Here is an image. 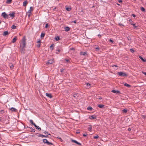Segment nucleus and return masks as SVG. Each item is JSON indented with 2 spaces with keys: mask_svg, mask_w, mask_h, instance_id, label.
<instances>
[{
  "mask_svg": "<svg viewBox=\"0 0 146 146\" xmlns=\"http://www.w3.org/2000/svg\"><path fill=\"white\" fill-rule=\"evenodd\" d=\"M42 134H39V135L38 136L39 137H42Z\"/></svg>",
  "mask_w": 146,
  "mask_h": 146,
  "instance_id": "nucleus-53",
  "label": "nucleus"
},
{
  "mask_svg": "<svg viewBox=\"0 0 146 146\" xmlns=\"http://www.w3.org/2000/svg\"><path fill=\"white\" fill-rule=\"evenodd\" d=\"M28 3L27 1V0L23 2V6H26Z\"/></svg>",
  "mask_w": 146,
  "mask_h": 146,
  "instance_id": "nucleus-18",
  "label": "nucleus"
},
{
  "mask_svg": "<svg viewBox=\"0 0 146 146\" xmlns=\"http://www.w3.org/2000/svg\"><path fill=\"white\" fill-rule=\"evenodd\" d=\"M117 73L120 76H127V75L126 73L122 72H118Z\"/></svg>",
  "mask_w": 146,
  "mask_h": 146,
  "instance_id": "nucleus-3",
  "label": "nucleus"
},
{
  "mask_svg": "<svg viewBox=\"0 0 146 146\" xmlns=\"http://www.w3.org/2000/svg\"><path fill=\"white\" fill-rule=\"evenodd\" d=\"M40 42H41V40L40 39H39V40H38L37 42V43L38 44H40Z\"/></svg>",
  "mask_w": 146,
  "mask_h": 146,
  "instance_id": "nucleus-40",
  "label": "nucleus"
},
{
  "mask_svg": "<svg viewBox=\"0 0 146 146\" xmlns=\"http://www.w3.org/2000/svg\"><path fill=\"white\" fill-rule=\"evenodd\" d=\"M92 129V126L90 125H89V127H88V130L90 131H91Z\"/></svg>",
  "mask_w": 146,
  "mask_h": 146,
  "instance_id": "nucleus-22",
  "label": "nucleus"
},
{
  "mask_svg": "<svg viewBox=\"0 0 146 146\" xmlns=\"http://www.w3.org/2000/svg\"><path fill=\"white\" fill-rule=\"evenodd\" d=\"M98 106L100 108H102L104 107V105L102 104H100L98 105Z\"/></svg>",
  "mask_w": 146,
  "mask_h": 146,
  "instance_id": "nucleus-24",
  "label": "nucleus"
},
{
  "mask_svg": "<svg viewBox=\"0 0 146 146\" xmlns=\"http://www.w3.org/2000/svg\"><path fill=\"white\" fill-rule=\"evenodd\" d=\"M17 38L16 36H15L13 39L12 42L13 43H15L17 40Z\"/></svg>",
  "mask_w": 146,
  "mask_h": 146,
  "instance_id": "nucleus-13",
  "label": "nucleus"
},
{
  "mask_svg": "<svg viewBox=\"0 0 146 146\" xmlns=\"http://www.w3.org/2000/svg\"><path fill=\"white\" fill-rule=\"evenodd\" d=\"M48 24H46L45 26V27L46 28H47V27H48Z\"/></svg>",
  "mask_w": 146,
  "mask_h": 146,
  "instance_id": "nucleus-47",
  "label": "nucleus"
},
{
  "mask_svg": "<svg viewBox=\"0 0 146 146\" xmlns=\"http://www.w3.org/2000/svg\"><path fill=\"white\" fill-rule=\"evenodd\" d=\"M46 96L50 98H52V96L51 94H50L46 93Z\"/></svg>",
  "mask_w": 146,
  "mask_h": 146,
  "instance_id": "nucleus-12",
  "label": "nucleus"
},
{
  "mask_svg": "<svg viewBox=\"0 0 146 146\" xmlns=\"http://www.w3.org/2000/svg\"><path fill=\"white\" fill-rule=\"evenodd\" d=\"M0 112L2 114L3 113H4V111L3 110H1Z\"/></svg>",
  "mask_w": 146,
  "mask_h": 146,
  "instance_id": "nucleus-41",
  "label": "nucleus"
},
{
  "mask_svg": "<svg viewBox=\"0 0 146 146\" xmlns=\"http://www.w3.org/2000/svg\"><path fill=\"white\" fill-rule=\"evenodd\" d=\"M130 51H131V52H133L134 51V50L132 48L130 49Z\"/></svg>",
  "mask_w": 146,
  "mask_h": 146,
  "instance_id": "nucleus-42",
  "label": "nucleus"
},
{
  "mask_svg": "<svg viewBox=\"0 0 146 146\" xmlns=\"http://www.w3.org/2000/svg\"><path fill=\"white\" fill-rule=\"evenodd\" d=\"M25 37L24 36L22 39V42L20 44V49L21 50V53H22L23 52V51L25 50V47L26 44Z\"/></svg>",
  "mask_w": 146,
  "mask_h": 146,
  "instance_id": "nucleus-1",
  "label": "nucleus"
},
{
  "mask_svg": "<svg viewBox=\"0 0 146 146\" xmlns=\"http://www.w3.org/2000/svg\"><path fill=\"white\" fill-rule=\"evenodd\" d=\"M66 10L68 11H70L71 10V8L69 7H67L66 8Z\"/></svg>",
  "mask_w": 146,
  "mask_h": 146,
  "instance_id": "nucleus-33",
  "label": "nucleus"
},
{
  "mask_svg": "<svg viewBox=\"0 0 146 146\" xmlns=\"http://www.w3.org/2000/svg\"><path fill=\"white\" fill-rule=\"evenodd\" d=\"M88 110H92V108L91 107H89L87 108Z\"/></svg>",
  "mask_w": 146,
  "mask_h": 146,
  "instance_id": "nucleus-37",
  "label": "nucleus"
},
{
  "mask_svg": "<svg viewBox=\"0 0 146 146\" xmlns=\"http://www.w3.org/2000/svg\"><path fill=\"white\" fill-rule=\"evenodd\" d=\"M11 28L13 29H16V26L14 25H13L11 27Z\"/></svg>",
  "mask_w": 146,
  "mask_h": 146,
  "instance_id": "nucleus-30",
  "label": "nucleus"
},
{
  "mask_svg": "<svg viewBox=\"0 0 146 146\" xmlns=\"http://www.w3.org/2000/svg\"><path fill=\"white\" fill-rule=\"evenodd\" d=\"M44 133L45 134H48V133H49L48 131H45Z\"/></svg>",
  "mask_w": 146,
  "mask_h": 146,
  "instance_id": "nucleus-45",
  "label": "nucleus"
},
{
  "mask_svg": "<svg viewBox=\"0 0 146 146\" xmlns=\"http://www.w3.org/2000/svg\"><path fill=\"white\" fill-rule=\"evenodd\" d=\"M80 54L81 55L85 56L86 55V52H81L80 53Z\"/></svg>",
  "mask_w": 146,
  "mask_h": 146,
  "instance_id": "nucleus-19",
  "label": "nucleus"
},
{
  "mask_svg": "<svg viewBox=\"0 0 146 146\" xmlns=\"http://www.w3.org/2000/svg\"><path fill=\"white\" fill-rule=\"evenodd\" d=\"M35 129H33L31 131V132H35Z\"/></svg>",
  "mask_w": 146,
  "mask_h": 146,
  "instance_id": "nucleus-50",
  "label": "nucleus"
},
{
  "mask_svg": "<svg viewBox=\"0 0 146 146\" xmlns=\"http://www.w3.org/2000/svg\"><path fill=\"white\" fill-rule=\"evenodd\" d=\"M55 39L56 40V41H58L60 39V37L58 36H57L55 38Z\"/></svg>",
  "mask_w": 146,
  "mask_h": 146,
  "instance_id": "nucleus-27",
  "label": "nucleus"
},
{
  "mask_svg": "<svg viewBox=\"0 0 146 146\" xmlns=\"http://www.w3.org/2000/svg\"><path fill=\"white\" fill-rule=\"evenodd\" d=\"M30 122L32 125L34 123L33 121L32 120H30L29 121Z\"/></svg>",
  "mask_w": 146,
  "mask_h": 146,
  "instance_id": "nucleus-39",
  "label": "nucleus"
},
{
  "mask_svg": "<svg viewBox=\"0 0 146 146\" xmlns=\"http://www.w3.org/2000/svg\"><path fill=\"white\" fill-rule=\"evenodd\" d=\"M139 58L141 59L144 62H146V60L145 59H144L142 56H139Z\"/></svg>",
  "mask_w": 146,
  "mask_h": 146,
  "instance_id": "nucleus-14",
  "label": "nucleus"
},
{
  "mask_svg": "<svg viewBox=\"0 0 146 146\" xmlns=\"http://www.w3.org/2000/svg\"><path fill=\"white\" fill-rule=\"evenodd\" d=\"M128 131H130L131 130V129L130 128H129L128 129Z\"/></svg>",
  "mask_w": 146,
  "mask_h": 146,
  "instance_id": "nucleus-61",
  "label": "nucleus"
},
{
  "mask_svg": "<svg viewBox=\"0 0 146 146\" xmlns=\"http://www.w3.org/2000/svg\"><path fill=\"white\" fill-rule=\"evenodd\" d=\"M53 44H52L51 45V46H50V48H52V50L53 49Z\"/></svg>",
  "mask_w": 146,
  "mask_h": 146,
  "instance_id": "nucleus-44",
  "label": "nucleus"
},
{
  "mask_svg": "<svg viewBox=\"0 0 146 146\" xmlns=\"http://www.w3.org/2000/svg\"><path fill=\"white\" fill-rule=\"evenodd\" d=\"M9 34V33L7 31H5L3 32V35L4 36H6Z\"/></svg>",
  "mask_w": 146,
  "mask_h": 146,
  "instance_id": "nucleus-10",
  "label": "nucleus"
},
{
  "mask_svg": "<svg viewBox=\"0 0 146 146\" xmlns=\"http://www.w3.org/2000/svg\"><path fill=\"white\" fill-rule=\"evenodd\" d=\"M72 22H73L75 23H76V20H75L73 21H72Z\"/></svg>",
  "mask_w": 146,
  "mask_h": 146,
  "instance_id": "nucleus-60",
  "label": "nucleus"
},
{
  "mask_svg": "<svg viewBox=\"0 0 146 146\" xmlns=\"http://www.w3.org/2000/svg\"><path fill=\"white\" fill-rule=\"evenodd\" d=\"M32 10H33V7H30V9L27 12V13L29 17H30L31 11Z\"/></svg>",
  "mask_w": 146,
  "mask_h": 146,
  "instance_id": "nucleus-5",
  "label": "nucleus"
},
{
  "mask_svg": "<svg viewBox=\"0 0 146 146\" xmlns=\"http://www.w3.org/2000/svg\"><path fill=\"white\" fill-rule=\"evenodd\" d=\"M62 51V49H57L56 50V53L57 54H58L59 52H61Z\"/></svg>",
  "mask_w": 146,
  "mask_h": 146,
  "instance_id": "nucleus-16",
  "label": "nucleus"
},
{
  "mask_svg": "<svg viewBox=\"0 0 146 146\" xmlns=\"http://www.w3.org/2000/svg\"><path fill=\"white\" fill-rule=\"evenodd\" d=\"M10 110L11 111L14 112H17V110L14 108H10Z\"/></svg>",
  "mask_w": 146,
  "mask_h": 146,
  "instance_id": "nucleus-11",
  "label": "nucleus"
},
{
  "mask_svg": "<svg viewBox=\"0 0 146 146\" xmlns=\"http://www.w3.org/2000/svg\"><path fill=\"white\" fill-rule=\"evenodd\" d=\"M44 35L45 34L44 33H42L40 35L41 38L44 37Z\"/></svg>",
  "mask_w": 146,
  "mask_h": 146,
  "instance_id": "nucleus-28",
  "label": "nucleus"
},
{
  "mask_svg": "<svg viewBox=\"0 0 146 146\" xmlns=\"http://www.w3.org/2000/svg\"><path fill=\"white\" fill-rule=\"evenodd\" d=\"M132 25H133L134 27V29H135L137 27L135 26V24L134 23L131 24Z\"/></svg>",
  "mask_w": 146,
  "mask_h": 146,
  "instance_id": "nucleus-29",
  "label": "nucleus"
},
{
  "mask_svg": "<svg viewBox=\"0 0 146 146\" xmlns=\"http://www.w3.org/2000/svg\"><path fill=\"white\" fill-rule=\"evenodd\" d=\"M33 125L35 126V127L36 126H37V125H36L35 124V123H33Z\"/></svg>",
  "mask_w": 146,
  "mask_h": 146,
  "instance_id": "nucleus-59",
  "label": "nucleus"
},
{
  "mask_svg": "<svg viewBox=\"0 0 146 146\" xmlns=\"http://www.w3.org/2000/svg\"><path fill=\"white\" fill-rule=\"evenodd\" d=\"M64 29L67 32L70 30V29L69 27H67L64 28Z\"/></svg>",
  "mask_w": 146,
  "mask_h": 146,
  "instance_id": "nucleus-17",
  "label": "nucleus"
},
{
  "mask_svg": "<svg viewBox=\"0 0 146 146\" xmlns=\"http://www.w3.org/2000/svg\"><path fill=\"white\" fill-rule=\"evenodd\" d=\"M48 135H50V133H48V134H46V135H42V137H44L46 138H47L48 137Z\"/></svg>",
  "mask_w": 146,
  "mask_h": 146,
  "instance_id": "nucleus-20",
  "label": "nucleus"
},
{
  "mask_svg": "<svg viewBox=\"0 0 146 146\" xmlns=\"http://www.w3.org/2000/svg\"><path fill=\"white\" fill-rule=\"evenodd\" d=\"M72 142H74V143L77 144H78V145H80V146L81 145V143H79V142H78L77 141H76L75 140H73V139H72Z\"/></svg>",
  "mask_w": 146,
  "mask_h": 146,
  "instance_id": "nucleus-8",
  "label": "nucleus"
},
{
  "mask_svg": "<svg viewBox=\"0 0 146 146\" xmlns=\"http://www.w3.org/2000/svg\"><path fill=\"white\" fill-rule=\"evenodd\" d=\"M53 62V60H48L46 63L47 64H52Z\"/></svg>",
  "mask_w": 146,
  "mask_h": 146,
  "instance_id": "nucleus-7",
  "label": "nucleus"
},
{
  "mask_svg": "<svg viewBox=\"0 0 146 146\" xmlns=\"http://www.w3.org/2000/svg\"><path fill=\"white\" fill-rule=\"evenodd\" d=\"M129 22H130V23H132V21L131 19H130L129 20Z\"/></svg>",
  "mask_w": 146,
  "mask_h": 146,
  "instance_id": "nucleus-58",
  "label": "nucleus"
},
{
  "mask_svg": "<svg viewBox=\"0 0 146 146\" xmlns=\"http://www.w3.org/2000/svg\"><path fill=\"white\" fill-rule=\"evenodd\" d=\"M8 15H9V16H10V17H12V18H13L15 17V13L13 12L11 13Z\"/></svg>",
  "mask_w": 146,
  "mask_h": 146,
  "instance_id": "nucleus-6",
  "label": "nucleus"
},
{
  "mask_svg": "<svg viewBox=\"0 0 146 146\" xmlns=\"http://www.w3.org/2000/svg\"><path fill=\"white\" fill-rule=\"evenodd\" d=\"M142 73H143V74H144L146 76V72H142Z\"/></svg>",
  "mask_w": 146,
  "mask_h": 146,
  "instance_id": "nucleus-54",
  "label": "nucleus"
},
{
  "mask_svg": "<svg viewBox=\"0 0 146 146\" xmlns=\"http://www.w3.org/2000/svg\"><path fill=\"white\" fill-rule=\"evenodd\" d=\"M77 95L78 93H75L73 94V96L74 98H76L78 96H77Z\"/></svg>",
  "mask_w": 146,
  "mask_h": 146,
  "instance_id": "nucleus-23",
  "label": "nucleus"
},
{
  "mask_svg": "<svg viewBox=\"0 0 146 146\" xmlns=\"http://www.w3.org/2000/svg\"><path fill=\"white\" fill-rule=\"evenodd\" d=\"M65 60L67 62H68L69 61V60L68 59H65Z\"/></svg>",
  "mask_w": 146,
  "mask_h": 146,
  "instance_id": "nucleus-46",
  "label": "nucleus"
},
{
  "mask_svg": "<svg viewBox=\"0 0 146 146\" xmlns=\"http://www.w3.org/2000/svg\"><path fill=\"white\" fill-rule=\"evenodd\" d=\"M102 98L101 97H100V98H99V100H101V99H102Z\"/></svg>",
  "mask_w": 146,
  "mask_h": 146,
  "instance_id": "nucleus-64",
  "label": "nucleus"
},
{
  "mask_svg": "<svg viewBox=\"0 0 146 146\" xmlns=\"http://www.w3.org/2000/svg\"><path fill=\"white\" fill-rule=\"evenodd\" d=\"M90 119H96V117L95 115H91L89 117Z\"/></svg>",
  "mask_w": 146,
  "mask_h": 146,
  "instance_id": "nucleus-9",
  "label": "nucleus"
},
{
  "mask_svg": "<svg viewBox=\"0 0 146 146\" xmlns=\"http://www.w3.org/2000/svg\"><path fill=\"white\" fill-rule=\"evenodd\" d=\"M12 0H7V2L9 3H11V2Z\"/></svg>",
  "mask_w": 146,
  "mask_h": 146,
  "instance_id": "nucleus-35",
  "label": "nucleus"
},
{
  "mask_svg": "<svg viewBox=\"0 0 146 146\" xmlns=\"http://www.w3.org/2000/svg\"><path fill=\"white\" fill-rule=\"evenodd\" d=\"M124 85L126 86L128 88H130L131 87V86L130 85L126 83H125L124 84Z\"/></svg>",
  "mask_w": 146,
  "mask_h": 146,
  "instance_id": "nucleus-21",
  "label": "nucleus"
},
{
  "mask_svg": "<svg viewBox=\"0 0 146 146\" xmlns=\"http://www.w3.org/2000/svg\"><path fill=\"white\" fill-rule=\"evenodd\" d=\"M86 86H87V87H88V88L89 87H90V85L89 83H87Z\"/></svg>",
  "mask_w": 146,
  "mask_h": 146,
  "instance_id": "nucleus-38",
  "label": "nucleus"
},
{
  "mask_svg": "<svg viewBox=\"0 0 146 146\" xmlns=\"http://www.w3.org/2000/svg\"><path fill=\"white\" fill-rule=\"evenodd\" d=\"M110 42H111L112 43H113V41L112 40H111V39L110 40Z\"/></svg>",
  "mask_w": 146,
  "mask_h": 146,
  "instance_id": "nucleus-55",
  "label": "nucleus"
},
{
  "mask_svg": "<svg viewBox=\"0 0 146 146\" xmlns=\"http://www.w3.org/2000/svg\"><path fill=\"white\" fill-rule=\"evenodd\" d=\"M118 1L119 3H121L122 2L121 0H118Z\"/></svg>",
  "mask_w": 146,
  "mask_h": 146,
  "instance_id": "nucleus-56",
  "label": "nucleus"
},
{
  "mask_svg": "<svg viewBox=\"0 0 146 146\" xmlns=\"http://www.w3.org/2000/svg\"><path fill=\"white\" fill-rule=\"evenodd\" d=\"M76 133L77 134L79 133H80L79 131V130H77L76 131Z\"/></svg>",
  "mask_w": 146,
  "mask_h": 146,
  "instance_id": "nucleus-48",
  "label": "nucleus"
},
{
  "mask_svg": "<svg viewBox=\"0 0 146 146\" xmlns=\"http://www.w3.org/2000/svg\"><path fill=\"white\" fill-rule=\"evenodd\" d=\"M99 48H100L98 46L97 47L95 48V49H96L98 50H99Z\"/></svg>",
  "mask_w": 146,
  "mask_h": 146,
  "instance_id": "nucleus-51",
  "label": "nucleus"
},
{
  "mask_svg": "<svg viewBox=\"0 0 146 146\" xmlns=\"http://www.w3.org/2000/svg\"><path fill=\"white\" fill-rule=\"evenodd\" d=\"M57 138L59 139H60V140H62V139L61 138H60L59 137H57Z\"/></svg>",
  "mask_w": 146,
  "mask_h": 146,
  "instance_id": "nucleus-62",
  "label": "nucleus"
},
{
  "mask_svg": "<svg viewBox=\"0 0 146 146\" xmlns=\"http://www.w3.org/2000/svg\"><path fill=\"white\" fill-rule=\"evenodd\" d=\"M63 69H60V71H61V72H62L63 71Z\"/></svg>",
  "mask_w": 146,
  "mask_h": 146,
  "instance_id": "nucleus-63",
  "label": "nucleus"
},
{
  "mask_svg": "<svg viewBox=\"0 0 146 146\" xmlns=\"http://www.w3.org/2000/svg\"><path fill=\"white\" fill-rule=\"evenodd\" d=\"M141 9L143 12H144L145 10V8L143 7H141Z\"/></svg>",
  "mask_w": 146,
  "mask_h": 146,
  "instance_id": "nucleus-32",
  "label": "nucleus"
},
{
  "mask_svg": "<svg viewBox=\"0 0 146 146\" xmlns=\"http://www.w3.org/2000/svg\"><path fill=\"white\" fill-rule=\"evenodd\" d=\"M43 142L44 143H46L48 145H53V144L52 143L48 141L46 139H43Z\"/></svg>",
  "mask_w": 146,
  "mask_h": 146,
  "instance_id": "nucleus-2",
  "label": "nucleus"
},
{
  "mask_svg": "<svg viewBox=\"0 0 146 146\" xmlns=\"http://www.w3.org/2000/svg\"><path fill=\"white\" fill-rule=\"evenodd\" d=\"M40 46V44H37V46L38 48H39Z\"/></svg>",
  "mask_w": 146,
  "mask_h": 146,
  "instance_id": "nucleus-43",
  "label": "nucleus"
},
{
  "mask_svg": "<svg viewBox=\"0 0 146 146\" xmlns=\"http://www.w3.org/2000/svg\"><path fill=\"white\" fill-rule=\"evenodd\" d=\"M122 111L124 113H126L127 111V109H123L122 110Z\"/></svg>",
  "mask_w": 146,
  "mask_h": 146,
  "instance_id": "nucleus-25",
  "label": "nucleus"
},
{
  "mask_svg": "<svg viewBox=\"0 0 146 146\" xmlns=\"http://www.w3.org/2000/svg\"><path fill=\"white\" fill-rule=\"evenodd\" d=\"M9 66L11 68V69H13V65L12 64H10L9 65Z\"/></svg>",
  "mask_w": 146,
  "mask_h": 146,
  "instance_id": "nucleus-31",
  "label": "nucleus"
},
{
  "mask_svg": "<svg viewBox=\"0 0 146 146\" xmlns=\"http://www.w3.org/2000/svg\"><path fill=\"white\" fill-rule=\"evenodd\" d=\"M87 135V134L86 133V134H84L83 135V136L84 137H86Z\"/></svg>",
  "mask_w": 146,
  "mask_h": 146,
  "instance_id": "nucleus-49",
  "label": "nucleus"
},
{
  "mask_svg": "<svg viewBox=\"0 0 146 146\" xmlns=\"http://www.w3.org/2000/svg\"><path fill=\"white\" fill-rule=\"evenodd\" d=\"M2 16L4 18H8L10 17L9 16V15H7L5 12L3 13H2Z\"/></svg>",
  "mask_w": 146,
  "mask_h": 146,
  "instance_id": "nucleus-4",
  "label": "nucleus"
},
{
  "mask_svg": "<svg viewBox=\"0 0 146 146\" xmlns=\"http://www.w3.org/2000/svg\"><path fill=\"white\" fill-rule=\"evenodd\" d=\"M36 129H38L39 131L41 130V128L40 127H39L38 126H36L35 127Z\"/></svg>",
  "mask_w": 146,
  "mask_h": 146,
  "instance_id": "nucleus-26",
  "label": "nucleus"
},
{
  "mask_svg": "<svg viewBox=\"0 0 146 146\" xmlns=\"http://www.w3.org/2000/svg\"><path fill=\"white\" fill-rule=\"evenodd\" d=\"M112 92L114 93H120L119 91L118 90H113L111 91Z\"/></svg>",
  "mask_w": 146,
  "mask_h": 146,
  "instance_id": "nucleus-15",
  "label": "nucleus"
},
{
  "mask_svg": "<svg viewBox=\"0 0 146 146\" xmlns=\"http://www.w3.org/2000/svg\"><path fill=\"white\" fill-rule=\"evenodd\" d=\"M99 137V136L98 135H97L96 136H94V139H96L98 138Z\"/></svg>",
  "mask_w": 146,
  "mask_h": 146,
  "instance_id": "nucleus-34",
  "label": "nucleus"
},
{
  "mask_svg": "<svg viewBox=\"0 0 146 146\" xmlns=\"http://www.w3.org/2000/svg\"><path fill=\"white\" fill-rule=\"evenodd\" d=\"M127 38L128 40H131V38L130 36H128L127 37Z\"/></svg>",
  "mask_w": 146,
  "mask_h": 146,
  "instance_id": "nucleus-36",
  "label": "nucleus"
},
{
  "mask_svg": "<svg viewBox=\"0 0 146 146\" xmlns=\"http://www.w3.org/2000/svg\"><path fill=\"white\" fill-rule=\"evenodd\" d=\"M117 67V65H114L112 66V67Z\"/></svg>",
  "mask_w": 146,
  "mask_h": 146,
  "instance_id": "nucleus-52",
  "label": "nucleus"
},
{
  "mask_svg": "<svg viewBox=\"0 0 146 146\" xmlns=\"http://www.w3.org/2000/svg\"><path fill=\"white\" fill-rule=\"evenodd\" d=\"M132 16L134 17H136L135 15L134 14H133L132 15Z\"/></svg>",
  "mask_w": 146,
  "mask_h": 146,
  "instance_id": "nucleus-57",
  "label": "nucleus"
}]
</instances>
